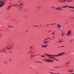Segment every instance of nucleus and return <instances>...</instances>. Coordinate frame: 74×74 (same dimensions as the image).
Returning <instances> with one entry per match:
<instances>
[{
    "label": "nucleus",
    "mask_w": 74,
    "mask_h": 74,
    "mask_svg": "<svg viewBox=\"0 0 74 74\" xmlns=\"http://www.w3.org/2000/svg\"><path fill=\"white\" fill-rule=\"evenodd\" d=\"M68 63H65V65H67V64H68Z\"/></svg>",
    "instance_id": "5701e85b"
},
{
    "label": "nucleus",
    "mask_w": 74,
    "mask_h": 74,
    "mask_svg": "<svg viewBox=\"0 0 74 74\" xmlns=\"http://www.w3.org/2000/svg\"><path fill=\"white\" fill-rule=\"evenodd\" d=\"M67 63H68V64H69V63H70V62H68Z\"/></svg>",
    "instance_id": "f704fd0d"
},
{
    "label": "nucleus",
    "mask_w": 74,
    "mask_h": 74,
    "mask_svg": "<svg viewBox=\"0 0 74 74\" xmlns=\"http://www.w3.org/2000/svg\"><path fill=\"white\" fill-rule=\"evenodd\" d=\"M15 5V4H14L13 5V6H14Z\"/></svg>",
    "instance_id": "79ce46f5"
},
{
    "label": "nucleus",
    "mask_w": 74,
    "mask_h": 74,
    "mask_svg": "<svg viewBox=\"0 0 74 74\" xmlns=\"http://www.w3.org/2000/svg\"><path fill=\"white\" fill-rule=\"evenodd\" d=\"M0 3H3V2H2L1 1V0H0Z\"/></svg>",
    "instance_id": "412c9836"
},
{
    "label": "nucleus",
    "mask_w": 74,
    "mask_h": 74,
    "mask_svg": "<svg viewBox=\"0 0 74 74\" xmlns=\"http://www.w3.org/2000/svg\"><path fill=\"white\" fill-rule=\"evenodd\" d=\"M45 54H46V55L47 56H48V57H49V58H51V59H53L54 57L53 56H56V55H50L49 54H48L47 53H45Z\"/></svg>",
    "instance_id": "f257e3e1"
},
{
    "label": "nucleus",
    "mask_w": 74,
    "mask_h": 74,
    "mask_svg": "<svg viewBox=\"0 0 74 74\" xmlns=\"http://www.w3.org/2000/svg\"><path fill=\"white\" fill-rule=\"evenodd\" d=\"M62 9V8H60L58 7V10H59L60 11H61V10H62V9Z\"/></svg>",
    "instance_id": "6e6552de"
},
{
    "label": "nucleus",
    "mask_w": 74,
    "mask_h": 74,
    "mask_svg": "<svg viewBox=\"0 0 74 74\" xmlns=\"http://www.w3.org/2000/svg\"><path fill=\"white\" fill-rule=\"evenodd\" d=\"M45 55H43V56H44V57H45Z\"/></svg>",
    "instance_id": "a19ab883"
},
{
    "label": "nucleus",
    "mask_w": 74,
    "mask_h": 74,
    "mask_svg": "<svg viewBox=\"0 0 74 74\" xmlns=\"http://www.w3.org/2000/svg\"><path fill=\"white\" fill-rule=\"evenodd\" d=\"M17 5H18L16 4V5H15L14 6H17Z\"/></svg>",
    "instance_id": "2f4dec72"
},
{
    "label": "nucleus",
    "mask_w": 74,
    "mask_h": 74,
    "mask_svg": "<svg viewBox=\"0 0 74 74\" xmlns=\"http://www.w3.org/2000/svg\"><path fill=\"white\" fill-rule=\"evenodd\" d=\"M50 73H51V74H53V73H51V72H50Z\"/></svg>",
    "instance_id": "4c0bfd02"
},
{
    "label": "nucleus",
    "mask_w": 74,
    "mask_h": 74,
    "mask_svg": "<svg viewBox=\"0 0 74 74\" xmlns=\"http://www.w3.org/2000/svg\"><path fill=\"white\" fill-rule=\"evenodd\" d=\"M56 10H57V9L58 10V8H56Z\"/></svg>",
    "instance_id": "72a5a7b5"
},
{
    "label": "nucleus",
    "mask_w": 74,
    "mask_h": 74,
    "mask_svg": "<svg viewBox=\"0 0 74 74\" xmlns=\"http://www.w3.org/2000/svg\"><path fill=\"white\" fill-rule=\"evenodd\" d=\"M71 11H73V10H71Z\"/></svg>",
    "instance_id": "338daca9"
},
{
    "label": "nucleus",
    "mask_w": 74,
    "mask_h": 74,
    "mask_svg": "<svg viewBox=\"0 0 74 74\" xmlns=\"http://www.w3.org/2000/svg\"><path fill=\"white\" fill-rule=\"evenodd\" d=\"M49 42L48 41H47V42Z\"/></svg>",
    "instance_id": "0e129e2a"
},
{
    "label": "nucleus",
    "mask_w": 74,
    "mask_h": 74,
    "mask_svg": "<svg viewBox=\"0 0 74 74\" xmlns=\"http://www.w3.org/2000/svg\"><path fill=\"white\" fill-rule=\"evenodd\" d=\"M48 39H50V38H48Z\"/></svg>",
    "instance_id": "37998d69"
},
{
    "label": "nucleus",
    "mask_w": 74,
    "mask_h": 74,
    "mask_svg": "<svg viewBox=\"0 0 74 74\" xmlns=\"http://www.w3.org/2000/svg\"><path fill=\"white\" fill-rule=\"evenodd\" d=\"M64 1H66V0H64Z\"/></svg>",
    "instance_id": "09e8293b"
},
{
    "label": "nucleus",
    "mask_w": 74,
    "mask_h": 74,
    "mask_svg": "<svg viewBox=\"0 0 74 74\" xmlns=\"http://www.w3.org/2000/svg\"><path fill=\"white\" fill-rule=\"evenodd\" d=\"M59 29H60V27H59Z\"/></svg>",
    "instance_id": "a18cd8bd"
},
{
    "label": "nucleus",
    "mask_w": 74,
    "mask_h": 74,
    "mask_svg": "<svg viewBox=\"0 0 74 74\" xmlns=\"http://www.w3.org/2000/svg\"><path fill=\"white\" fill-rule=\"evenodd\" d=\"M64 52H62V53H60V54L58 55H57L56 56H62V55H63L64 54Z\"/></svg>",
    "instance_id": "f03ea898"
},
{
    "label": "nucleus",
    "mask_w": 74,
    "mask_h": 74,
    "mask_svg": "<svg viewBox=\"0 0 74 74\" xmlns=\"http://www.w3.org/2000/svg\"><path fill=\"white\" fill-rule=\"evenodd\" d=\"M20 9L21 10V8H20Z\"/></svg>",
    "instance_id": "13d9d810"
},
{
    "label": "nucleus",
    "mask_w": 74,
    "mask_h": 74,
    "mask_svg": "<svg viewBox=\"0 0 74 74\" xmlns=\"http://www.w3.org/2000/svg\"><path fill=\"white\" fill-rule=\"evenodd\" d=\"M13 47V45H12L10 46V47L12 48V47Z\"/></svg>",
    "instance_id": "c756f323"
},
{
    "label": "nucleus",
    "mask_w": 74,
    "mask_h": 74,
    "mask_svg": "<svg viewBox=\"0 0 74 74\" xmlns=\"http://www.w3.org/2000/svg\"><path fill=\"white\" fill-rule=\"evenodd\" d=\"M48 60H46V61H48Z\"/></svg>",
    "instance_id": "49530a36"
},
{
    "label": "nucleus",
    "mask_w": 74,
    "mask_h": 74,
    "mask_svg": "<svg viewBox=\"0 0 74 74\" xmlns=\"http://www.w3.org/2000/svg\"><path fill=\"white\" fill-rule=\"evenodd\" d=\"M60 26V27H62V26Z\"/></svg>",
    "instance_id": "774afa93"
},
{
    "label": "nucleus",
    "mask_w": 74,
    "mask_h": 74,
    "mask_svg": "<svg viewBox=\"0 0 74 74\" xmlns=\"http://www.w3.org/2000/svg\"><path fill=\"white\" fill-rule=\"evenodd\" d=\"M41 57H42V58H44V56H41Z\"/></svg>",
    "instance_id": "7c9ffc66"
},
{
    "label": "nucleus",
    "mask_w": 74,
    "mask_h": 74,
    "mask_svg": "<svg viewBox=\"0 0 74 74\" xmlns=\"http://www.w3.org/2000/svg\"><path fill=\"white\" fill-rule=\"evenodd\" d=\"M51 32V31H49V32Z\"/></svg>",
    "instance_id": "de8ad7c7"
},
{
    "label": "nucleus",
    "mask_w": 74,
    "mask_h": 74,
    "mask_svg": "<svg viewBox=\"0 0 74 74\" xmlns=\"http://www.w3.org/2000/svg\"><path fill=\"white\" fill-rule=\"evenodd\" d=\"M22 4H23V3H21L19 5H18V6H19L20 7H21V8H22V7H23V5Z\"/></svg>",
    "instance_id": "7ed1b4c3"
},
{
    "label": "nucleus",
    "mask_w": 74,
    "mask_h": 74,
    "mask_svg": "<svg viewBox=\"0 0 74 74\" xmlns=\"http://www.w3.org/2000/svg\"><path fill=\"white\" fill-rule=\"evenodd\" d=\"M32 52V51H30L29 52Z\"/></svg>",
    "instance_id": "5fc2aeb1"
},
{
    "label": "nucleus",
    "mask_w": 74,
    "mask_h": 74,
    "mask_svg": "<svg viewBox=\"0 0 74 74\" xmlns=\"http://www.w3.org/2000/svg\"><path fill=\"white\" fill-rule=\"evenodd\" d=\"M3 51H4V52H5L4 50V49H3L2 51H1V52H3Z\"/></svg>",
    "instance_id": "9b49d317"
},
{
    "label": "nucleus",
    "mask_w": 74,
    "mask_h": 74,
    "mask_svg": "<svg viewBox=\"0 0 74 74\" xmlns=\"http://www.w3.org/2000/svg\"><path fill=\"white\" fill-rule=\"evenodd\" d=\"M10 6H9L8 7V8H7V9H8V10H9V8H10Z\"/></svg>",
    "instance_id": "9d476101"
},
{
    "label": "nucleus",
    "mask_w": 74,
    "mask_h": 74,
    "mask_svg": "<svg viewBox=\"0 0 74 74\" xmlns=\"http://www.w3.org/2000/svg\"><path fill=\"white\" fill-rule=\"evenodd\" d=\"M55 60H57V61H59V60L57 59H55Z\"/></svg>",
    "instance_id": "b1692460"
},
{
    "label": "nucleus",
    "mask_w": 74,
    "mask_h": 74,
    "mask_svg": "<svg viewBox=\"0 0 74 74\" xmlns=\"http://www.w3.org/2000/svg\"><path fill=\"white\" fill-rule=\"evenodd\" d=\"M51 8H54V7H53V6L51 7Z\"/></svg>",
    "instance_id": "c85d7f7f"
},
{
    "label": "nucleus",
    "mask_w": 74,
    "mask_h": 74,
    "mask_svg": "<svg viewBox=\"0 0 74 74\" xmlns=\"http://www.w3.org/2000/svg\"><path fill=\"white\" fill-rule=\"evenodd\" d=\"M4 4V3H3V4H0V8L3 6Z\"/></svg>",
    "instance_id": "20e7f679"
},
{
    "label": "nucleus",
    "mask_w": 74,
    "mask_h": 74,
    "mask_svg": "<svg viewBox=\"0 0 74 74\" xmlns=\"http://www.w3.org/2000/svg\"><path fill=\"white\" fill-rule=\"evenodd\" d=\"M70 1H68V2H70Z\"/></svg>",
    "instance_id": "4d7b16f0"
},
{
    "label": "nucleus",
    "mask_w": 74,
    "mask_h": 74,
    "mask_svg": "<svg viewBox=\"0 0 74 74\" xmlns=\"http://www.w3.org/2000/svg\"><path fill=\"white\" fill-rule=\"evenodd\" d=\"M47 60L48 61H47L46 62H49V61H50V62H52V60Z\"/></svg>",
    "instance_id": "1a4fd4ad"
},
{
    "label": "nucleus",
    "mask_w": 74,
    "mask_h": 74,
    "mask_svg": "<svg viewBox=\"0 0 74 74\" xmlns=\"http://www.w3.org/2000/svg\"><path fill=\"white\" fill-rule=\"evenodd\" d=\"M55 68H58L57 67H55Z\"/></svg>",
    "instance_id": "bf43d9fd"
},
{
    "label": "nucleus",
    "mask_w": 74,
    "mask_h": 74,
    "mask_svg": "<svg viewBox=\"0 0 74 74\" xmlns=\"http://www.w3.org/2000/svg\"><path fill=\"white\" fill-rule=\"evenodd\" d=\"M5 48H6L10 50V49H11V48H8V46L7 47H6Z\"/></svg>",
    "instance_id": "0eeeda50"
},
{
    "label": "nucleus",
    "mask_w": 74,
    "mask_h": 74,
    "mask_svg": "<svg viewBox=\"0 0 74 74\" xmlns=\"http://www.w3.org/2000/svg\"><path fill=\"white\" fill-rule=\"evenodd\" d=\"M61 2H63V1H60Z\"/></svg>",
    "instance_id": "a878e982"
},
{
    "label": "nucleus",
    "mask_w": 74,
    "mask_h": 74,
    "mask_svg": "<svg viewBox=\"0 0 74 74\" xmlns=\"http://www.w3.org/2000/svg\"><path fill=\"white\" fill-rule=\"evenodd\" d=\"M74 74V73H71V74Z\"/></svg>",
    "instance_id": "052dcab7"
},
{
    "label": "nucleus",
    "mask_w": 74,
    "mask_h": 74,
    "mask_svg": "<svg viewBox=\"0 0 74 74\" xmlns=\"http://www.w3.org/2000/svg\"><path fill=\"white\" fill-rule=\"evenodd\" d=\"M33 53V54H34V53Z\"/></svg>",
    "instance_id": "69168bd1"
},
{
    "label": "nucleus",
    "mask_w": 74,
    "mask_h": 74,
    "mask_svg": "<svg viewBox=\"0 0 74 74\" xmlns=\"http://www.w3.org/2000/svg\"><path fill=\"white\" fill-rule=\"evenodd\" d=\"M33 56L32 55H31V56H32V57H33V56Z\"/></svg>",
    "instance_id": "c9c22d12"
},
{
    "label": "nucleus",
    "mask_w": 74,
    "mask_h": 74,
    "mask_svg": "<svg viewBox=\"0 0 74 74\" xmlns=\"http://www.w3.org/2000/svg\"><path fill=\"white\" fill-rule=\"evenodd\" d=\"M53 58H56V57H53Z\"/></svg>",
    "instance_id": "8fccbe9b"
},
{
    "label": "nucleus",
    "mask_w": 74,
    "mask_h": 74,
    "mask_svg": "<svg viewBox=\"0 0 74 74\" xmlns=\"http://www.w3.org/2000/svg\"><path fill=\"white\" fill-rule=\"evenodd\" d=\"M55 38V36H54V37L53 38V39H54Z\"/></svg>",
    "instance_id": "cd10ccee"
},
{
    "label": "nucleus",
    "mask_w": 74,
    "mask_h": 74,
    "mask_svg": "<svg viewBox=\"0 0 74 74\" xmlns=\"http://www.w3.org/2000/svg\"><path fill=\"white\" fill-rule=\"evenodd\" d=\"M42 48H45V46H44V45H42Z\"/></svg>",
    "instance_id": "a211bd4d"
},
{
    "label": "nucleus",
    "mask_w": 74,
    "mask_h": 74,
    "mask_svg": "<svg viewBox=\"0 0 74 74\" xmlns=\"http://www.w3.org/2000/svg\"><path fill=\"white\" fill-rule=\"evenodd\" d=\"M70 33H71V30H70Z\"/></svg>",
    "instance_id": "58836bf2"
},
{
    "label": "nucleus",
    "mask_w": 74,
    "mask_h": 74,
    "mask_svg": "<svg viewBox=\"0 0 74 74\" xmlns=\"http://www.w3.org/2000/svg\"><path fill=\"white\" fill-rule=\"evenodd\" d=\"M9 60H10V61H11V59H9Z\"/></svg>",
    "instance_id": "e433bc0d"
},
{
    "label": "nucleus",
    "mask_w": 74,
    "mask_h": 74,
    "mask_svg": "<svg viewBox=\"0 0 74 74\" xmlns=\"http://www.w3.org/2000/svg\"><path fill=\"white\" fill-rule=\"evenodd\" d=\"M69 71V73H70V72H71V71H70V70H69V71Z\"/></svg>",
    "instance_id": "393cba45"
},
{
    "label": "nucleus",
    "mask_w": 74,
    "mask_h": 74,
    "mask_svg": "<svg viewBox=\"0 0 74 74\" xmlns=\"http://www.w3.org/2000/svg\"><path fill=\"white\" fill-rule=\"evenodd\" d=\"M58 27H60V26H59V25H60V24H58Z\"/></svg>",
    "instance_id": "ddd939ff"
},
{
    "label": "nucleus",
    "mask_w": 74,
    "mask_h": 74,
    "mask_svg": "<svg viewBox=\"0 0 74 74\" xmlns=\"http://www.w3.org/2000/svg\"><path fill=\"white\" fill-rule=\"evenodd\" d=\"M61 31H62V32L63 31V30H62Z\"/></svg>",
    "instance_id": "680f3d73"
},
{
    "label": "nucleus",
    "mask_w": 74,
    "mask_h": 74,
    "mask_svg": "<svg viewBox=\"0 0 74 74\" xmlns=\"http://www.w3.org/2000/svg\"><path fill=\"white\" fill-rule=\"evenodd\" d=\"M1 37V35H0V37Z\"/></svg>",
    "instance_id": "e2e57ef3"
},
{
    "label": "nucleus",
    "mask_w": 74,
    "mask_h": 74,
    "mask_svg": "<svg viewBox=\"0 0 74 74\" xmlns=\"http://www.w3.org/2000/svg\"><path fill=\"white\" fill-rule=\"evenodd\" d=\"M62 47H64V46H63V45L62 46Z\"/></svg>",
    "instance_id": "ea45409f"
},
{
    "label": "nucleus",
    "mask_w": 74,
    "mask_h": 74,
    "mask_svg": "<svg viewBox=\"0 0 74 74\" xmlns=\"http://www.w3.org/2000/svg\"><path fill=\"white\" fill-rule=\"evenodd\" d=\"M63 7V8H66V7H67V6H64V7L63 6V7Z\"/></svg>",
    "instance_id": "4468645a"
},
{
    "label": "nucleus",
    "mask_w": 74,
    "mask_h": 74,
    "mask_svg": "<svg viewBox=\"0 0 74 74\" xmlns=\"http://www.w3.org/2000/svg\"><path fill=\"white\" fill-rule=\"evenodd\" d=\"M44 46L45 47V48L46 47H47V45H44Z\"/></svg>",
    "instance_id": "dca6fc26"
},
{
    "label": "nucleus",
    "mask_w": 74,
    "mask_h": 74,
    "mask_svg": "<svg viewBox=\"0 0 74 74\" xmlns=\"http://www.w3.org/2000/svg\"><path fill=\"white\" fill-rule=\"evenodd\" d=\"M44 40H45V41H46V40H48V38H45Z\"/></svg>",
    "instance_id": "aec40b11"
},
{
    "label": "nucleus",
    "mask_w": 74,
    "mask_h": 74,
    "mask_svg": "<svg viewBox=\"0 0 74 74\" xmlns=\"http://www.w3.org/2000/svg\"><path fill=\"white\" fill-rule=\"evenodd\" d=\"M35 26H36V27H37V26H36V25Z\"/></svg>",
    "instance_id": "c03bdc74"
},
{
    "label": "nucleus",
    "mask_w": 74,
    "mask_h": 74,
    "mask_svg": "<svg viewBox=\"0 0 74 74\" xmlns=\"http://www.w3.org/2000/svg\"><path fill=\"white\" fill-rule=\"evenodd\" d=\"M30 53V52H29L28 53L29 54V53Z\"/></svg>",
    "instance_id": "3c124183"
},
{
    "label": "nucleus",
    "mask_w": 74,
    "mask_h": 74,
    "mask_svg": "<svg viewBox=\"0 0 74 74\" xmlns=\"http://www.w3.org/2000/svg\"><path fill=\"white\" fill-rule=\"evenodd\" d=\"M30 49H33V47L31 46V47H30Z\"/></svg>",
    "instance_id": "f3484780"
},
{
    "label": "nucleus",
    "mask_w": 74,
    "mask_h": 74,
    "mask_svg": "<svg viewBox=\"0 0 74 74\" xmlns=\"http://www.w3.org/2000/svg\"><path fill=\"white\" fill-rule=\"evenodd\" d=\"M72 1V0H70V1Z\"/></svg>",
    "instance_id": "6e6d98bb"
},
{
    "label": "nucleus",
    "mask_w": 74,
    "mask_h": 74,
    "mask_svg": "<svg viewBox=\"0 0 74 74\" xmlns=\"http://www.w3.org/2000/svg\"><path fill=\"white\" fill-rule=\"evenodd\" d=\"M55 31H54L53 33L52 34H55Z\"/></svg>",
    "instance_id": "2eb2a0df"
},
{
    "label": "nucleus",
    "mask_w": 74,
    "mask_h": 74,
    "mask_svg": "<svg viewBox=\"0 0 74 74\" xmlns=\"http://www.w3.org/2000/svg\"><path fill=\"white\" fill-rule=\"evenodd\" d=\"M53 25H55V23H54Z\"/></svg>",
    "instance_id": "603ef678"
},
{
    "label": "nucleus",
    "mask_w": 74,
    "mask_h": 74,
    "mask_svg": "<svg viewBox=\"0 0 74 74\" xmlns=\"http://www.w3.org/2000/svg\"><path fill=\"white\" fill-rule=\"evenodd\" d=\"M43 41H44L45 44H47V42L46 41H45V40H43Z\"/></svg>",
    "instance_id": "f8f14e48"
},
{
    "label": "nucleus",
    "mask_w": 74,
    "mask_h": 74,
    "mask_svg": "<svg viewBox=\"0 0 74 74\" xmlns=\"http://www.w3.org/2000/svg\"><path fill=\"white\" fill-rule=\"evenodd\" d=\"M64 34V33H62V36H63Z\"/></svg>",
    "instance_id": "4be33fe9"
},
{
    "label": "nucleus",
    "mask_w": 74,
    "mask_h": 74,
    "mask_svg": "<svg viewBox=\"0 0 74 74\" xmlns=\"http://www.w3.org/2000/svg\"><path fill=\"white\" fill-rule=\"evenodd\" d=\"M8 26H9V27H10V28H12V27L10 25H8Z\"/></svg>",
    "instance_id": "6ab92c4d"
},
{
    "label": "nucleus",
    "mask_w": 74,
    "mask_h": 74,
    "mask_svg": "<svg viewBox=\"0 0 74 74\" xmlns=\"http://www.w3.org/2000/svg\"><path fill=\"white\" fill-rule=\"evenodd\" d=\"M50 25H52L53 24H50Z\"/></svg>",
    "instance_id": "864d4df0"
},
{
    "label": "nucleus",
    "mask_w": 74,
    "mask_h": 74,
    "mask_svg": "<svg viewBox=\"0 0 74 74\" xmlns=\"http://www.w3.org/2000/svg\"><path fill=\"white\" fill-rule=\"evenodd\" d=\"M67 7H68L69 8H73V9H74V7H72L71 6H70V7L69 6H67Z\"/></svg>",
    "instance_id": "423d86ee"
},
{
    "label": "nucleus",
    "mask_w": 74,
    "mask_h": 74,
    "mask_svg": "<svg viewBox=\"0 0 74 74\" xmlns=\"http://www.w3.org/2000/svg\"><path fill=\"white\" fill-rule=\"evenodd\" d=\"M62 42V41H61L60 40V41L58 42Z\"/></svg>",
    "instance_id": "bb28decb"
},
{
    "label": "nucleus",
    "mask_w": 74,
    "mask_h": 74,
    "mask_svg": "<svg viewBox=\"0 0 74 74\" xmlns=\"http://www.w3.org/2000/svg\"><path fill=\"white\" fill-rule=\"evenodd\" d=\"M70 32L68 31V34L67 35H66V36H69V35H70Z\"/></svg>",
    "instance_id": "39448f33"
},
{
    "label": "nucleus",
    "mask_w": 74,
    "mask_h": 74,
    "mask_svg": "<svg viewBox=\"0 0 74 74\" xmlns=\"http://www.w3.org/2000/svg\"><path fill=\"white\" fill-rule=\"evenodd\" d=\"M71 72H73V70H72L71 71Z\"/></svg>",
    "instance_id": "473e14b6"
}]
</instances>
